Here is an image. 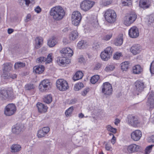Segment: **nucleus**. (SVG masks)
<instances>
[{
	"mask_svg": "<svg viewBox=\"0 0 154 154\" xmlns=\"http://www.w3.org/2000/svg\"><path fill=\"white\" fill-rule=\"evenodd\" d=\"M65 12L61 7L56 6L53 8L50 11V15L56 20H61L64 16Z\"/></svg>",
	"mask_w": 154,
	"mask_h": 154,
	"instance_id": "nucleus-1",
	"label": "nucleus"
},
{
	"mask_svg": "<svg viewBox=\"0 0 154 154\" xmlns=\"http://www.w3.org/2000/svg\"><path fill=\"white\" fill-rule=\"evenodd\" d=\"M137 17V15L135 12H130L124 17V24L128 26H130L136 20Z\"/></svg>",
	"mask_w": 154,
	"mask_h": 154,
	"instance_id": "nucleus-2",
	"label": "nucleus"
},
{
	"mask_svg": "<svg viewBox=\"0 0 154 154\" xmlns=\"http://www.w3.org/2000/svg\"><path fill=\"white\" fill-rule=\"evenodd\" d=\"M106 20L109 23H114L116 20V15L115 11L111 9H108L104 14Z\"/></svg>",
	"mask_w": 154,
	"mask_h": 154,
	"instance_id": "nucleus-3",
	"label": "nucleus"
},
{
	"mask_svg": "<svg viewBox=\"0 0 154 154\" xmlns=\"http://www.w3.org/2000/svg\"><path fill=\"white\" fill-rule=\"evenodd\" d=\"M13 95V91L11 89L0 91V99L2 100H9L12 98Z\"/></svg>",
	"mask_w": 154,
	"mask_h": 154,
	"instance_id": "nucleus-4",
	"label": "nucleus"
},
{
	"mask_svg": "<svg viewBox=\"0 0 154 154\" xmlns=\"http://www.w3.org/2000/svg\"><path fill=\"white\" fill-rule=\"evenodd\" d=\"M113 49L110 47H107L103 51L101 52L100 57L102 60L107 61L112 56Z\"/></svg>",
	"mask_w": 154,
	"mask_h": 154,
	"instance_id": "nucleus-5",
	"label": "nucleus"
},
{
	"mask_svg": "<svg viewBox=\"0 0 154 154\" xmlns=\"http://www.w3.org/2000/svg\"><path fill=\"white\" fill-rule=\"evenodd\" d=\"M56 85L57 88L61 91L66 90L69 87L67 82L63 79H58L56 82Z\"/></svg>",
	"mask_w": 154,
	"mask_h": 154,
	"instance_id": "nucleus-6",
	"label": "nucleus"
},
{
	"mask_svg": "<svg viewBox=\"0 0 154 154\" xmlns=\"http://www.w3.org/2000/svg\"><path fill=\"white\" fill-rule=\"evenodd\" d=\"M82 18L81 14L79 11L73 12L72 14V24L75 26H78L80 23Z\"/></svg>",
	"mask_w": 154,
	"mask_h": 154,
	"instance_id": "nucleus-7",
	"label": "nucleus"
},
{
	"mask_svg": "<svg viewBox=\"0 0 154 154\" xmlns=\"http://www.w3.org/2000/svg\"><path fill=\"white\" fill-rule=\"evenodd\" d=\"M102 93L105 95H110L112 93V88L111 85L108 82L104 83L101 86Z\"/></svg>",
	"mask_w": 154,
	"mask_h": 154,
	"instance_id": "nucleus-8",
	"label": "nucleus"
},
{
	"mask_svg": "<svg viewBox=\"0 0 154 154\" xmlns=\"http://www.w3.org/2000/svg\"><path fill=\"white\" fill-rule=\"evenodd\" d=\"M16 110V107L15 105L14 104L10 103L5 107L4 113L6 116H10L14 115Z\"/></svg>",
	"mask_w": 154,
	"mask_h": 154,
	"instance_id": "nucleus-9",
	"label": "nucleus"
},
{
	"mask_svg": "<svg viewBox=\"0 0 154 154\" xmlns=\"http://www.w3.org/2000/svg\"><path fill=\"white\" fill-rule=\"evenodd\" d=\"M51 83L48 80H44L39 84V89L41 91H45L51 88Z\"/></svg>",
	"mask_w": 154,
	"mask_h": 154,
	"instance_id": "nucleus-10",
	"label": "nucleus"
},
{
	"mask_svg": "<svg viewBox=\"0 0 154 154\" xmlns=\"http://www.w3.org/2000/svg\"><path fill=\"white\" fill-rule=\"evenodd\" d=\"M94 4V2L89 0H84L81 3V9L85 11H87L91 9Z\"/></svg>",
	"mask_w": 154,
	"mask_h": 154,
	"instance_id": "nucleus-11",
	"label": "nucleus"
},
{
	"mask_svg": "<svg viewBox=\"0 0 154 154\" xmlns=\"http://www.w3.org/2000/svg\"><path fill=\"white\" fill-rule=\"evenodd\" d=\"M128 34L131 38H135L137 37L139 34L138 29L136 26H133L129 29Z\"/></svg>",
	"mask_w": 154,
	"mask_h": 154,
	"instance_id": "nucleus-12",
	"label": "nucleus"
},
{
	"mask_svg": "<svg viewBox=\"0 0 154 154\" xmlns=\"http://www.w3.org/2000/svg\"><path fill=\"white\" fill-rule=\"evenodd\" d=\"M61 52L63 54V57H66L67 58L71 57L73 54L72 50L69 47L62 49L61 51Z\"/></svg>",
	"mask_w": 154,
	"mask_h": 154,
	"instance_id": "nucleus-13",
	"label": "nucleus"
},
{
	"mask_svg": "<svg viewBox=\"0 0 154 154\" xmlns=\"http://www.w3.org/2000/svg\"><path fill=\"white\" fill-rule=\"evenodd\" d=\"M23 126L20 123H17L14 125L12 128V132L15 134H19L22 131Z\"/></svg>",
	"mask_w": 154,
	"mask_h": 154,
	"instance_id": "nucleus-14",
	"label": "nucleus"
},
{
	"mask_svg": "<svg viewBox=\"0 0 154 154\" xmlns=\"http://www.w3.org/2000/svg\"><path fill=\"white\" fill-rule=\"evenodd\" d=\"M139 123V121L138 118L132 115L128 116V123L130 125L133 127L137 126V124Z\"/></svg>",
	"mask_w": 154,
	"mask_h": 154,
	"instance_id": "nucleus-15",
	"label": "nucleus"
},
{
	"mask_svg": "<svg viewBox=\"0 0 154 154\" xmlns=\"http://www.w3.org/2000/svg\"><path fill=\"white\" fill-rule=\"evenodd\" d=\"M146 104L150 108H154V93L151 92L149 94Z\"/></svg>",
	"mask_w": 154,
	"mask_h": 154,
	"instance_id": "nucleus-16",
	"label": "nucleus"
},
{
	"mask_svg": "<svg viewBox=\"0 0 154 154\" xmlns=\"http://www.w3.org/2000/svg\"><path fill=\"white\" fill-rule=\"evenodd\" d=\"M131 138L135 141L139 140L142 136L141 131L139 130H136L133 131L131 134Z\"/></svg>",
	"mask_w": 154,
	"mask_h": 154,
	"instance_id": "nucleus-17",
	"label": "nucleus"
},
{
	"mask_svg": "<svg viewBox=\"0 0 154 154\" xmlns=\"http://www.w3.org/2000/svg\"><path fill=\"white\" fill-rule=\"evenodd\" d=\"M50 131V128L48 127H44L38 131L37 133V136L38 138L43 137L47 134Z\"/></svg>",
	"mask_w": 154,
	"mask_h": 154,
	"instance_id": "nucleus-18",
	"label": "nucleus"
},
{
	"mask_svg": "<svg viewBox=\"0 0 154 154\" xmlns=\"http://www.w3.org/2000/svg\"><path fill=\"white\" fill-rule=\"evenodd\" d=\"M151 5V2L149 0H140L139 6L143 9L149 8Z\"/></svg>",
	"mask_w": 154,
	"mask_h": 154,
	"instance_id": "nucleus-19",
	"label": "nucleus"
},
{
	"mask_svg": "<svg viewBox=\"0 0 154 154\" xmlns=\"http://www.w3.org/2000/svg\"><path fill=\"white\" fill-rule=\"evenodd\" d=\"M38 112L41 113H44L47 111L48 107L42 103L38 102L36 104Z\"/></svg>",
	"mask_w": 154,
	"mask_h": 154,
	"instance_id": "nucleus-20",
	"label": "nucleus"
},
{
	"mask_svg": "<svg viewBox=\"0 0 154 154\" xmlns=\"http://www.w3.org/2000/svg\"><path fill=\"white\" fill-rule=\"evenodd\" d=\"M141 48L139 45H133L131 48L130 51L134 55L140 53L141 51Z\"/></svg>",
	"mask_w": 154,
	"mask_h": 154,
	"instance_id": "nucleus-21",
	"label": "nucleus"
},
{
	"mask_svg": "<svg viewBox=\"0 0 154 154\" xmlns=\"http://www.w3.org/2000/svg\"><path fill=\"white\" fill-rule=\"evenodd\" d=\"M134 85L136 91L139 92L142 91L144 88V83L141 81H137L135 82Z\"/></svg>",
	"mask_w": 154,
	"mask_h": 154,
	"instance_id": "nucleus-22",
	"label": "nucleus"
},
{
	"mask_svg": "<svg viewBox=\"0 0 154 154\" xmlns=\"http://www.w3.org/2000/svg\"><path fill=\"white\" fill-rule=\"evenodd\" d=\"M140 147L135 144H131L128 146V151L130 153L137 152L139 150Z\"/></svg>",
	"mask_w": 154,
	"mask_h": 154,
	"instance_id": "nucleus-23",
	"label": "nucleus"
},
{
	"mask_svg": "<svg viewBox=\"0 0 154 154\" xmlns=\"http://www.w3.org/2000/svg\"><path fill=\"white\" fill-rule=\"evenodd\" d=\"M10 148L11 152L12 153H15L19 152L21 149V147L19 145L14 144L11 146Z\"/></svg>",
	"mask_w": 154,
	"mask_h": 154,
	"instance_id": "nucleus-24",
	"label": "nucleus"
},
{
	"mask_svg": "<svg viewBox=\"0 0 154 154\" xmlns=\"http://www.w3.org/2000/svg\"><path fill=\"white\" fill-rule=\"evenodd\" d=\"M13 66V65L10 63H4L3 65L2 69L3 72H9L12 69Z\"/></svg>",
	"mask_w": 154,
	"mask_h": 154,
	"instance_id": "nucleus-25",
	"label": "nucleus"
},
{
	"mask_svg": "<svg viewBox=\"0 0 154 154\" xmlns=\"http://www.w3.org/2000/svg\"><path fill=\"white\" fill-rule=\"evenodd\" d=\"M57 42L55 37H52L48 41V45L50 47H53L54 46L57 44Z\"/></svg>",
	"mask_w": 154,
	"mask_h": 154,
	"instance_id": "nucleus-26",
	"label": "nucleus"
},
{
	"mask_svg": "<svg viewBox=\"0 0 154 154\" xmlns=\"http://www.w3.org/2000/svg\"><path fill=\"white\" fill-rule=\"evenodd\" d=\"M133 73L135 74H140L143 71V69L140 65H137L133 67Z\"/></svg>",
	"mask_w": 154,
	"mask_h": 154,
	"instance_id": "nucleus-27",
	"label": "nucleus"
},
{
	"mask_svg": "<svg viewBox=\"0 0 154 154\" xmlns=\"http://www.w3.org/2000/svg\"><path fill=\"white\" fill-rule=\"evenodd\" d=\"M43 38L41 37L36 38L35 41V47L36 49L40 48L42 45L43 43Z\"/></svg>",
	"mask_w": 154,
	"mask_h": 154,
	"instance_id": "nucleus-28",
	"label": "nucleus"
},
{
	"mask_svg": "<svg viewBox=\"0 0 154 154\" xmlns=\"http://www.w3.org/2000/svg\"><path fill=\"white\" fill-rule=\"evenodd\" d=\"M78 37V33L77 31L74 30L72 31L69 35L70 40L73 41L76 39Z\"/></svg>",
	"mask_w": 154,
	"mask_h": 154,
	"instance_id": "nucleus-29",
	"label": "nucleus"
},
{
	"mask_svg": "<svg viewBox=\"0 0 154 154\" xmlns=\"http://www.w3.org/2000/svg\"><path fill=\"white\" fill-rule=\"evenodd\" d=\"M66 57H60L57 60L58 63L59 65H63L64 64H67L69 60Z\"/></svg>",
	"mask_w": 154,
	"mask_h": 154,
	"instance_id": "nucleus-30",
	"label": "nucleus"
},
{
	"mask_svg": "<svg viewBox=\"0 0 154 154\" xmlns=\"http://www.w3.org/2000/svg\"><path fill=\"white\" fill-rule=\"evenodd\" d=\"M34 70L36 74H41L44 70V66H36L34 67Z\"/></svg>",
	"mask_w": 154,
	"mask_h": 154,
	"instance_id": "nucleus-31",
	"label": "nucleus"
},
{
	"mask_svg": "<svg viewBox=\"0 0 154 154\" xmlns=\"http://www.w3.org/2000/svg\"><path fill=\"white\" fill-rule=\"evenodd\" d=\"M83 73L81 71L77 72L75 75L73 77V79L74 81L82 79L83 76Z\"/></svg>",
	"mask_w": 154,
	"mask_h": 154,
	"instance_id": "nucleus-32",
	"label": "nucleus"
},
{
	"mask_svg": "<svg viewBox=\"0 0 154 154\" xmlns=\"http://www.w3.org/2000/svg\"><path fill=\"white\" fill-rule=\"evenodd\" d=\"M52 97L51 94L46 95L43 98L44 102L47 104L50 103L52 102Z\"/></svg>",
	"mask_w": 154,
	"mask_h": 154,
	"instance_id": "nucleus-33",
	"label": "nucleus"
},
{
	"mask_svg": "<svg viewBox=\"0 0 154 154\" xmlns=\"http://www.w3.org/2000/svg\"><path fill=\"white\" fill-rule=\"evenodd\" d=\"M123 40L122 36L117 38L114 42V44L116 46H120L123 43Z\"/></svg>",
	"mask_w": 154,
	"mask_h": 154,
	"instance_id": "nucleus-34",
	"label": "nucleus"
},
{
	"mask_svg": "<svg viewBox=\"0 0 154 154\" xmlns=\"http://www.w3.org/2000/svg\"><path fill=\"white\" fill-rule=\"evenodd\" d=\"M25 66V63L22 62H16L15 63L14 68L15 69H18L23 68Z\"/></svg>",
	"mask_w": 154,
	"mask_h": 154,
	"instance_id": "nucleus-35",
	"label": "nucleus"
},
{
	"mask_svg": "<svg viewBox=\"0 0 154 154\" xmlns=\"http://www.w3.org/2000/svg\"><path fill=\"white\" fill-rule=\"evenodd\" d=\"M129 63L128 61H125L122 63L121 64V67L122 70L123 71L126 70L128 69Z\"/></svg>",
	"mask_w": 154,
	"mask_h": 154,
	"instance_id": "nucleus-36",
	"label": "nucleus"
},
{
	"mask_svg": "<svg viewBox=\"0 0 154 154\" xmlns=\"http://www.w3.org/2000/svg\"><path fill=\"white\" fill-rule=\"evenodd\" d=\"M99 79L100 77L98 75H94L91 78V82L92 84H94L97 82Z\"/></svg>",
	"mask_w": 154,
	"mask_h": 154,
	"instance_id": "nucleus-37",
	"label": "nucleus"
},
{
	"mask_svg": "<svg viewBox=\"0 0 154 154\" xmlns=\"http://www.w3.org/2000/svg\"><path fill=\"white\" fill-rule=\"evenodd\" d=\"M35 86L32 84H27L25 86V88L26 90H30L35 88Z\"/></svg>",
	"mask_w": 154,
	"mask_h": 154,
	"instance_id": "nucleus-38",
	"label": "nucleus"
},
{
	"mask_svg": "<svg viewBox=\"0 0 154 154\" xmlns=\"http://www.w3.org/2000/svg\"><path fill=\"white\" fill-rule=\"evenodd\" d=\"M112 0H102L100 2V4L105 6L109 5L112 2Z\"/></svg>",
	"mask_w": 154,
	"mask_h": 154,
	"instance_id": "nucleus-39",
	"label": "nucleus"
},
{
	"mask_svg": "<svg viewBox=\"0 0 154 154\" xmlns=\"http://www.w3.org/2000/svg\"><path fill=\"white\" fill-rule=\"evenodd\" d=\"M83 87V84L81 82L78 83L76 84L74 86V90L76 91L79 90L80 89Z\"/></svg>",
	"mask_w": 154,
	"mask_h": 154,
	"instance_id": "nucleus-40",
	"label": "nucleus"
},
{
	"mask_svg": "<svg viewBox=\"0 0 154 154\" xmlns=\"http://www.w3.org/2000/svg\"><path fill=\"white\" fill-rule=\"evenodd\" d=\"M52 54H50L48 55L47 58H46L45 64L50 63L52 62Z\"/></svg>",
	"mask_w": 154,
	"mask_h": 154,
	"instance_id": "nucleus-41",
	"label": "nucleus"
},
{
	"mask_svg": "<svg viewBox=\"0 0 154 154\" xmlns=\"http://www.w3.org/2000/svg\"><path fill=\"white\" fill-rule=\"evenodd\" d=\"M85 44L84 41L82 40L78 43L77 44L78 47L79 49L83 48L85 47Z\"/></svg>",
	"mask_w": 154,
	"mask_h": 154,
	"instance_id": "nucleus-42",
	"label": "nucleus"
},
{
	"mask_svg": "<svg viewBox=\"0 0 154 154\" xmlns=\"http://www.w3.org/2000/svg\"><path fill=\"white\" fill-rule=\"evenodd\" d=\"M106 128L108 131L113 133H115L116 131V129L113 128L110 125H108L107 126Z\"/></svg>",
	"mask_w": 154,
	"mask_h": 154,
	"instance_id": "nucleus-43",
	"label": "nucleus"
},
{
	"mask_svg": "<svg viewBox=\"0 0 154 154\" xmlns=\"http://www.w3.org/2000/svg\"><path fill=\"white\" fill-rule=\"evenodd\" d=\"M153 145H151L146 147L145 150V154H149L151 152Z\"/></svg>",
	"mask_w": 154,
	"mask_h": 154,
	"instance_id": "nucleus-44",
	"label": "nucleus"
},
{
	"mask_svg": "<svg viewBox=\"0 0 154 154\" xmlns=\"http://www.w3.org/2000/svg\"><path fill=\"white\" fill-rule=\"evenodd\" d=\"M115 68V66L113 65H108L107 66L105 69V70L106 72H109L112 71Z\"/></svg>",
	"mask_w": 154,
	"mask_h": 154,
	"instance_id": "nucleus-45",
	"label": "nucleus"
},
{
	"mask_svg": "<svg viewBox=\"0 0 154 154\" xmlns=\"http://www.w3.org/2000/svg\"><path fill=\"white\" fill-rule=\"evenodd\" d=\"M46 58L44 57H41L38 58L36 60V62L38 63H42L45 62Z\"/></svg>",
	"mask_w": 154,
	"mask_h": 154,
	"instance_id": "nucleus-46",
	"label": "nucleus"
},
{
	"mask_svg": "<svg viewBox=\"0 0 154 154\" xmlns=\"http://www.w3.org/2000/svg\"><path fill=\"white\" fill-rule=\"evenodd\" d=\"M73 109L72 106L69 107L65 112V114L66 116H69L72 113V112Z\"/></svg>",
	"mask_w": 154,
	"mask_h": 154,
	"instance_id": "nucleus-47",
	"label": "nucleus"
},
{
	"mask_svg": "<svg viewBox=\"0 0 154 154\" xmlns=\"http://www.w3.org/2000/svg\"><path fill=\"white\" fill-rule=\"evenodd\" d=\"M112 33H110L108 34H107L103 36V39L105 41H108L112 37Z\"/></svg>",
	"mask_w": 154,
	"mask_h": 154,
	"instance_id": "nucleus-48",
	"label": "nucleus"
},
{
	"mask_svg": "<svg viewBox=\"0 0 154 154\" xmlns=\"http://www.w3.org/2000/svg\"><path fill=\"white\" fill-rule=\"evenodd\" d=\"M154 20V15L152 14L150 15L149 17L148 23L149 25H150L151 23L153 22Z\"/></svg>",
	"mask_w": 154,
	"mask_h": 154,
	"instance_id": "nucleus-49",
	"label": "nucleus"
},
{
	"mask_svg": "<svg viewBox=\"0 0 154 154\" xmlns=\"http://www.w3.org/2000/svg\"><path fill=\"white\" fill-rule=\"evenodd\" d=\"M150 70L152 74H154V61L151 64Z\"/></svg>",
	"mask_w": 154,
	"mask_h": 154,
	"instance_id": "nucleus-50",
	"label": "nucleus"
},
{
	"mask_svg": "<svg viewBox=\"0 0 154 154\" xmlns=\"http://www.w3.org/2000/svg\"><path fill=\"white\" fill-rule=\"evenodd\" d=\"M25 2V4L26 6L28 7L30 3H33L34 0H22Z\"/></svg>",
	"mask_w": 154,
	"mask_h": 154,
	"instance_id": "nucleus-51",
	"label": "nucleus"
},
{
	"mask_svg": "<svg viewBox=\"0 0 154 154\" xmlns=\"http://www.w3.org/2000/svg\"><path fill=\"white\" fill-rule=\"evenodd\" d=\"M101 66V64L100 63H96L94 67V69L95 70H98Z\"/></svg>",
	"mask_w": 154,
	"mask_h": 154,
	"instance_id": "nucleus-52",
	"label": "nucleus"
},
{
	"mask_svg": "<svg viewBox=\"0 0 154 154\" xmlns=\"http://www.w3.org/2000/svg\"><path fill=\"white\" fill-rule=\"evenodd\" d=\"M122 55L121 53H117L113 56V58L115 59L118 60L119 59Z\"/></svg>",
	"mask_w": 154,
	"mask_h": 154,
	"instance_id": "nucleus-53",
	"label": "nucleus"
},
{
	"mask_svg": "<svg viewBox=\"0 0 154 154\" xmlns=\"http://www.w3.org/2000/svg\"><path fill=\"white\" fill-rule=\"evenodd\" d=\"M93 47L95 49H97L100 48V45L99 43H96L94 44Z\"/></svg>",
	"mask_w": 154,
	"mask_h": 154,
	"instance_id": "nucleus-54",
	"label": "nucleus"
},
{
	"mask_svg": "<svg viewBox=\"0 0 154 154\" xmlns=\"http://www.w3.org/2000/svg\"><path fill=\"white\" fill-rule=\"evenodd\" d=\"M89 91V89H85L82 93V94L83 96H85Z\"/></svg>",
	"mask_w": 154,
	"mask_h": 154,
	"instance_id": "nucleus-55",
	"label": "nucleus"
},
{
	"mask_svg": "<svg viewBox=\"0 0 154 154\" xmlns=\"http://www.w3.org/2000/svg\"><path fill=\"white\" fill-rule=\"evenodd\" d=\"M35 10L37 13H39L41 11V9L39 6H38L35 9Z\"/></svg>",
	"mask_w": 154,
	"mask_h": 154,
	"instance_id": "nucleus-56",
	"label": "nucleus"
},
{
	"mask_svg": "<svg viewBox=\"0 0 154 154\" xmlns=\"http://www.w3.org/2000/svg\"><path fill=\"white\" fill-rule=\"evenodd\" d=\"M122 4L124 6H129L131 5V3L130 2H126L124 1L122 2Z\"/></svg>",
	"mask_w": 154,
	"mask_h": 154,
	"instance_id": "nucleus-57",
	"label": "nucleus"
},
{
	"mask_svg": "<svg viewBox=\"0 0 154 154\" xmlns=\"http://www.w3.org/2000/svg\"><path fill=\"white\" fill-rule=\"evenodd\" d=\"M77 102V100L75 99H73L70 100L69 104H74L76 103Z\"/></svg>",
	"mask_w": 154,
	"mask_h": 154,
	"instance_id": "nucleus-58",
	"label": "nucleus"
},
{
	"mask_svg": "<svg viewBox=\"0 0 154 154\" xmlns=\"http://www.w3.org/2000/svg\"><path fill=\"white\" fill-rule=\"evenodd\" d=\"M17 75L15 74H9V79L11 78L12 79H14L17 77Z\"/></svg>",
	"mask_w": 154,
	"mask_h": 154,
	"instance_id": "nucleus-59",
	"label": "nucleus"
},
{
	"mask_svg": "<svg viewBox=\"0 0 154 154\" xmlns=\"http://www.w3.org/2000/svg\"><path fill=\"white\" fill-rule=\"evenodd\" d=\"M105 147L106 149L107 150H109L111 148V146L107 144H106L105 145Z\"/></svg>",
	"mask_w": 154,
	"mask_h": 154,
	"instance_id": "nucleus-60",
	"label": "nucleus"
},
{
	"mask_svg": "<svg viewBox=\"0 0 154 154\" xmlns=\"http://www.w3.org/2000/svg\"><path fill=\"white\" fill-rule=\"evenodd\" d=\"M116 140V138L114 135H113V136L111 139V143L113 144H114L115 143Z\"/></svg>",
	"mask_w": 154,
	"mask_h": 154,
	"instance_id": "nucleus-61",
	"label": "nucleus"
},
{
	"mask_svg": "<svg viewBox=\"0 0 154 154\" xmlns=\"http://www.w3.org/2000/svg\"><path fill=\"white\" fill-rule=\"evenodd\" d=\"M63 42L65 44H67L70 43L69 41L66 38H64Z\"/></svg>",
	"mask_w": 154,
	"mask_h": 154,
	"instance_id": "nucleus-62",
	"label": "nucleus"
},
{
	"mask_svg": "<svg viewBox=\"0 0 154 154\" xmlns=\"http://www.w3.org/2000/svg\"><path fill=\"white\" fill-rule=\"evenodd\" d=\"M31 17V15L30 14H27L26 17V19L25 20L26 22H27L29 21V20L30 19Z\"/></svg>",
	"mask_w": 154,
	"mask_h": 154,
	"instance_id": "nucleus-63",
	"label": "nucleus"
},
{
	"mask_svg": "<svg viewBox=\"0 0 154 154\" xmlns=\"http://www.w3.org/2000/svg\"><path fill=\"white\" fill-rule=\"evenodd\" d=\"M14 30L12 29L9 28L8 29V32L9 34H11L13 32Z\"/></svg>",
	"mask_w": 154,
	"mask_h": 154,
	"instance_id": "nucleus-64",
	"label": "nucleus"
}]
</instances>
